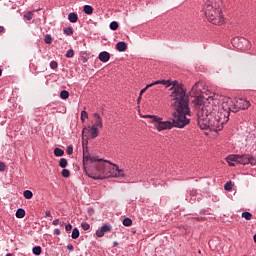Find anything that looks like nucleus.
I'll use <instances>...</instances> for the list:
<instances>
[{
  "instance_id": "nucleus-1",
  "label": "nucleus",
  "mask_w": 256,
  "mask_h": 256,
  "mask_svg": "<svg viewBox=\"0 0 256 256\" xmlns=\"http://www.w3.org/2000/svg\"><path fill=\"white\" fill-rule=\"evenodd\" d=\"M85 165H93L94 170L88 174L90 179L99 181L103 179H109V177H125V171L119 169V166L112 164L109 160L95 157L89 154V152H83V167Z\"/></svg>"
},
{
  "instance_id": "nucleus-2",
  "label": "nucleus",
  "mask_w": 256,
  "mask_h": 256,
  "mask_svg": "<svg viewBox=\"0 0 256 256\" xmlns=\"http://www.w3.org/2000/svg\"><path fill=\"white\" fill-rule=\"evenodd\" d=\"M188 115H191V108H186L184 104L182 107L181 102H176V106H174V112L172 113V121H163V118L157 115H146L144 118L149 119V122L154 124V127L157 129V131H165L173 129V127H176L177 129H183V127L189 125V123H191V119L187 117Z\"/></svg>"
},
{
  "instance_id": "nucleus-3",
  "label": "nucleus",
  "mask_w": 256,
  "mask_h": 256,
  "mask_svg": "<svg viewBox=\"0 0 256 256\" xmlns=\"http://www.w3.org/2000/svg\"><path fill=\"white\" fill-rule=\"evenodd\" d=\"M232 103V101H224L219 105L217 101H212L206 105V113H209L214 120L216 131H221L223 125L228 123L231 111L232 113H237V108H231Z\"/></svg>"
},
{
  "instance_id": "nucleus-4",
  "label": "nucleus",
  "mask_w": 256,
  "mask_h": 256,
  "mask_svg": "<svg viewBox=\"0 0 256 256\" xmlns=\"http://www.w3.org/2000/svg\"><path fill=\"white\" fill-rule=\"evenodd\" d=\"M221 7H223L222 0H207L203 6L204 15L212 25H223L225 23Z\"/></svg>"
},
{
  "instance_id": "nucleus-5",
  "label": "nucleus",
  "mask_w": 256,
  "mask_h": 256,
  "mask_svg": "<svg viewBox=\"0 0 256 256\" xmlns=\"http://www.w3.org/2000/svg\"><path fill=\"white\" fill-rule=\"evenodd\" d=\"M158 81H163V80H158ZM165 83H160L159 85H167V87H171L170 91L171 97L174 100L173 106H176L177 103L181 104V107H186V109H189V97L186 96L185 89H183V86L179 84V81L174 80H164ZM185 105V106H183Z\"/></svg>"
},
{
  "instance_id": "nucleus-6",
  "label": "nucleus",
  "mask_w": 256,
  "mask_h": 256,
  "mask_svg": "<svg viewBox=\"0 0 256 256\" xmlns=\"http://www.w3.org/2000/svg\"><path fill=\"white\" fill-rule=\"evenodd\" d=\"M197 122L200 129H211L212 131H217L215 126V120L209 112H207V106L200 105L197 112Z\"/></svg>"
},
{
  "instance_id": "nucleus-7",
  "label": "nucleus",
  "mask_w": 256,
  "mask_h": 256,
  "mask_svg": "<svg viewBox=\"0 0 256 256\" xmlns=\"http://www.w3.org/2000/svg\"><path fill=\"white\" fill-rule=\"evenodd\" d=\"M226 161L230 167H235V163L240 165H249V154H233L226 158ZM234 162V163H233Z\"/></svg>"
},
{
  "instance_id": "nucleus-8",
  "label": "nucleus",
  "mask_w": 256,
  "mask_h": 256,
  "mask_svg": "<svg viewBox=\"0 0 256 256\" xmlns=\"http://www.w3.org/2000/svg\"><path fill=\"white\" fill-rule=\"evenodd\" d=\"M231 43L233 47H235L236 49H239L240 51H247L251 49V43L249 42V40H247V38L234 37L231 40Z\"/></svg>"
},
{
  "instance_id": "nucleus-9",
  "label": "nucleus",
  "mask_w": 256,
  "mask_h": 256,
  "mask_svg": "<svg viewBox=\"0 0 256 256\" xmlns=\"http://www.w3.org/2000/svg\"><path fill=\"white\" fill-rule=\"evenodd\" d=\"M111 229H113V226L111 224L106 223L103 226H101L98 230H96V237H105V233L111 232Z\"/></svg>"
},
{
  "instance_id": "nucleus-10",
  "label": "nucleus",
  "mask_w": 256,
  "mask_h": 256,
  "mask_svg": "<svg viewBox=\"0 0 256 256\" xmlns=\"http://www.w3.org/2000/svg\"><path fill=\"white\" fill-rule=\"evenodd\" d=\"M94 119V124L92 127H97L98 129H103V118H101V115L99 113H94L93 114Z\"/></svg>"
},
{
  "instance_id": "nucleus-11",
  "label": "nucleus",
  "mask_w": 256,
  "mask_h": 256,
  "mask_svg": "<svg viewBox=\"0 0 256 256\" xmlns=\"http://www.w3.org/2000/svg\"><path fill=\"white\" fill-rule=\"evenodd\" d=\"M235 107H237V109H247L248 107H251V102L245 99H239Z\"/></svg>"
},
{
  "instance_id": "nucleus-12",
  "label": "nucleus",
  "mask_w": 256,
  "mask_h": 256,
  "mask_svg": "<svg viewBox=\"0 0 256 256\" xmlns=\"http://www.w3.org/2000/svg\"><path fill=\"white\" fill-rule=\"evenodd\" d=\"M91 139H97L99 137V128L96 126H88Z\"/></svg>"
},
{
  "instance_id": "nucleus-13",
  "label": "nucleus",
  "mask_w": 256,
  "mask_h": 256,
  "mask_svg": "<svg viewBox=\"0 0 256 256\" xmlns=\"http://www.w3.org/2000/svg\"><path fill=\"white\" fill-rule=\"evenodd\" d=\"M98 59L102 63H107V61H109V59H111V54H109V52H107V51L100 52Z\"/></svg>"
},
{
  "instance_id": "nucleus-14",
  "label": "nucleus",
  "mask_w": 256,
  "mask_h": 256,
  "mask_svg": "<svg viewBox=\"0 0 256 256\" xmlns=\"http://www.w3.org/2000/svg\"><path fill=\"white\" fill-rule=\"evenodd\" d=\"M116 49L120 53H123L124 51H127V43H125L124 41L118 42L116 44Z\"/></svg>"
},
{
  "instance_id": "nucleus-15",
  "label": "nucleus",
  "mask_w": 256,
  "mask_h": 256,
  "mask_svg": "<svg viewBox=\"0 0 256 256\" xmlns=\"http://www.w3.org/2000/svg\"><path fill=\"white\" fill-rule=\"evenodd\" d=\"M160 83H165V81H164V80H163V81L157 80V81H155V82H153V83H150V84L146 85L145 88H143L142 90H140L139 95L142 96L143 93H145V91H147V89H149L150 87H153V85H159Z\"/></svg>"
},
{
  "instance_id": "nucleus-16",
  "label": "nucleus",
  "mask_w": 256,
  "mask_h": 256,
  "mask_svg": "<svg viewBox=\"0 0 256 256\" xmlns=\"http://www.w3.org/2000/svg\"><path fill=\"white\" fill-rule=\"evenodd\" d=\"M68 21H70V23H77V21H79V16L77 13L71 12L68 14Z\"/></svg>"
},
{
  "instance_id": "nucleus-17",
  "label": "nucleus",
  "mask_w": 256,
  "mask_h": 256,
  "mask_svg": "<svg viewBox=\"0 0 256 256\" xmlns=\"http://www.w3.org/2000/svg\"><path fill=\"white\" fill-rule=\"evenodd\" d=\"M83 12L86 15H93V6H91V5H84Z\"/></svg>"
},
{
  "instance_id": "nucleus-18",
  "label": "nucleus",
  "mask_w": 256,
  "mask_h": 256,
  "mask_svg": "<svg viewBox=\"0 0 256 256\" xmlns=\"http://www.w3.org/2000/svg\"><path fill=\"white\" fill-rule=\"evenodd\" d=\"M16 217H17V219H23V217H25V209H23V208L17 209Z\"/></svg>"
},
{
  "instance_id": "nucleus-19",
  "label": "nucleus",
  "mask_w": 256,
  "mask_h": 256,
  "mask_svg": "<svg viewBox=\"0 0 256 256\" xmlns=\"http://www.w3.org/2000/svg\"><path fill=\"white\" fill-rule=\"evenodd\" d=\"M54 155L56 157H63L65 155V151H63V149H61V148H55Z\"/></svg>"
},
{
  "instance_id": "nucleus-20",
  "label": "nucleus",
  "mask_w": 256,
  "mask_h": 256,
  "mask_svg": "<svg viewBox=\"0 0 256 256\" xmlns=\"http://www.w3.org/2000/svg\"><path fill=\"white\" fill-rule=\"evenodd\" d=\"M43 248L41 246H35L32 248L33 255H41Z\"/></svg>"
},
{
  "instance_id": "nucleus-21",
  "label": "nucleus",
  "mask_w": 256,
  "mask_h": 256,
  "mask_svg": "<svg viewBox=\"0 0 256 256\" xmlns=\"http://www.w3.org/2000/svg\"><path fill=\"white\" fill-rule=\"evenodd\" d=\"M123 225H124V227H131V225H133V220H131V218H129V217L124 218Z\"/></svg>"
},
{
  "instance_id": "nucleus-22",
  "label": "nucleus",
  "mask_w": 256,
  "mask_h": 256,
  "mask_svg": "<svg viewBox=\"0 0 256 256\" xmlns=\"http://www.w3.org/2000/svg\"><path fill=\"white\" fill-rule=\"evenodd\" d=\"M64 35L71 37L73 35V27L69 26L63 29Z\"/></svg>"
},
{
  "instance_id": "nucleus-23",
  "label": "nucleus",
  "mask_w": 256,
  "mask_h": 256,
  "mask_svg": "<svg viewBox=\"0 0 256 256\" xmlns=\"http://www.w3.org/2000/svg\"><path fill=\"white\" fill-rule=\"evenodd\" d=\"M79 235H80L79 229L74 228L71 234L72 239H79Z\"/></svg>"
},
{
  "instance_id": "nucleus-24",
  "label": "nucleus",
  "mask_w": 256,
  "mask_h": 256,
  "mask_svg": "<svg viewBox=\"0 0 256 256\" xmlns=\"http://www.w3.org/2000/svg\"><path fill=\"white\" fill-rule=\"evenodd\" d=\"M23 195L25 199H33V192L31 190H25Z\"/></svg>"
},
{
  "instance_id": "nucleus-25",
  "label": "nucleus",
  "mask_w": 256,
  "mask_h": 256,
  "mask_svg": "<svg viewBox=\"0 0 256 256\" xmlns=\"http://www.w3.org/2000/svg\"><path fill=\"white\" fill-rule=\"evenodd\" d=\"M110 29H111V31H117V29H119V23L117 21L111 22Z\"/></svg>"
},
{
  "instance_id": "nucleus-26",
  "label": "nucleus",
  "mask_w": 256,
  "mask_h": 256,
  "mask_svg": "<svg viewBox=\"0 0 256 256\" xmlns=\"http://www.w3.org/2000/svg\"><path fill=\"white\" fill-rule=\"evenodd\" d=\"M65 57H67V59H72V57H75V51L73 49H69L66 52Z\"/></svg>"
},
{
  "instance_id": "nucleus-27",
  "label": "nucleus",
  "mask_w": 256,
  "mask_h": 256,
  "mask_svg": "<svg viewBox=\"0 0 256 256\" xmlns=\"http://www.w3.org/2000/svg\"><path fill=\"white\" fill-rule=\"evenodd\" d=\"M89 118V113H87V111L85 110H82L81 111V121L82 123H85V119H88Z\"/></svg>"
},
{
  "instance_id": "nucleus-28",
  "label": "nucleus",
  "mask_w": 256,
  "mask_h": 256,
  "mask_svg": "<svg viewBox=\"0 0 256 256\" xmlns=\"http://www.w3.org/2000/svg\"><path fill=\"white\" fill-rule=\"evenodd\" d=\"M60 98H61V99H69V91H67V90H62V91L60 92Z\"/></svg>"
},
{
  "instance_id": "nucleus-29",
  "label": "nucleus",
  "mask_w": 256,
  "mask_h": 256,
  "mask_svg": "<svg viewBox=\"0 0 256 256\" xmlns=\"http://www.w3.org/2000/svg\"><path fill=\"white\" fill-rule=\"evenodd\" d=\"M61 175L64 177V179H68V177H71V172L67 169H63Z\"/></svg>"
},
{
  "instance_id": "nucleus-30",
  "label": "nucleus",
  "mask_w": 256,
  "mask_h": 256,
  "mask_svg": "<svg viewBox=\"0 0 256 256\" xmlns=\"http://www.w3.org/2000/svg\"><path fill=\"white\" fill-rule=\"evenodd\" d=\"M242 217L246 219V221H251V217H253V214H251V212H243Z\"/></svg>"
},
{
  "instance_id": "nucleus-31",
  "label": "nucleus",
  "mask_w": 256,
  "mask_h": 256,
  "mask_svg": "<svg viewBox=\"0 0 256 256\" xmlns=\"http://www.w3.org/2000/svg\"><path fill=\"white\" fill-rule=\"evenodd\" d=\"M44 41L47 45H51L53 43V37L51 35L47 34L44 38Z\"/></svg>"
},
{
  "instance_id": "nucleus-32",
  "label": "nucleus",
  "mask_w": 256,
  "mask_h": 256,
  "mask_svg": "<svg viewBox=\"0 0 256 256\" xmlns=\"http://www.w3.org/2000/svg\"><path fill=\"white\" fill-rule=\"evenodd\" d=\"M59 167H61V169H65V167H67V159L61 158L59 161Z\"/></svg>"
},
{
  "instance_id": "nucleus-33",
  "label": "nucleus",
  "mask_w": 256,
  "mask_h": 256,
  "mask_svg": "<svg viewBox=\"0 0 256 256\" xmlns=\"http://www.w3.org/2000/svg\"><path fill=\"white\" fill-rule=\"evenodd\" d=\"M256 165V158L248 154V165Z\"/></svg>"
},
{
  "instance_id": "nucleus-34",
  "label": "nucleus",
  "mask_w": 256,
  "mask_h": 256,
  "mask_svg": "<svg viewBox=\"0 0 256 256\" xmlns=\"http://www.w3.org/2000/svg\"><path fill=\"white\" fill-rule=\"evenodd\" d=\"M81 227L84 231H89V229H91V225L87 222H82Z\"/></svg>"
},
{
  "instance_id": "nucleus-35",
  "label": "nucleus",
  "mask_w": 256,
  "mask_h": 256,
  "mask_svg": "<svg viewBox=\"0 0 256 256\" xmlns=\"http://www.w3.org/2000/svg\"><path fill=\"white\" fill-rule=\"evenodd\" d=\"M25 19L27 21H31V19H33V12H27L25 15H24Z\"/></svg>"
},
{
  "instance_id": "nucleus-36",
  "label": "nucleus",
  "mask_w": 256,
  "mask_h": 256,
  "mask_svg": "<svg viewBox=\"0 0 256 256\" xmlns=\"http://www.w3.org/2000/svg\"><path fill=\"white\" fill-rule=\"evenodd\" d=\"M57 67H59V64L57 63V61L53 60L50 62L51 69H57Z\"/></svg>"
},
{
  "instance_id": "nucleus-37",
  "label": "nucleus",
  "mask_w": 256,
  "mask_h": 256,
  "mask_svg": "<svg viewBox=\"0 0 256 256\" xmlns=\"http://www.w3.org/2000/svg\"><path fill=\"white\" fill-rule=\"evenodd\" d=\"M224 189H225V191H231V189H233L231 182H227L224 186Z\"/></svg>"
},
{
  "instance_id": "nucleus-38",
  "label": "nucleus",
  "mask_w": 256,
  "mask_h": 256,
  "mask_svg": "<svg viewBox=\"0 0 256 256\" xmlns=\"http://www.w3.org/2000/svg\"><path fill=\"white\" fill-rule=\"evenodd\" d=\"M66 153H68V155H73V146L71 145L67 146Z\"/></svg>"
},
{
  "instance_id": "nucleus-39",
  "label": "nucleus",
  "mask_w": 256,
  "mask_h": 256,
  "mask_svg": "<svg viewBox=\"0 0 256 256\" xmlns=\"http://www.w3.org/2000/svg\"><path fill=\"white\" fill-rule=\"evenodd\" d=\"M7 168V165H5V162H0V171L3 172Z\"/></svg>"
},
{
  "instance_id": "nucleus-40",
  "label": "nucleus",
  "mask_w": 256,
  "mask_h": 256,
  "mask_svg": "<svg viewBox=\"0 0 256 256\" xmlns=\"http://www.w3.org/2000/svg\"><path fill=\"white\" fill-rule=\"evenodd\" d=\"M67 249L68 251H74L75 247L73 246V244H68Z\"/></svg>"
},
{
  "instance_id": "nucleus-41",
  "label": "nucleus",
  "mask_w": 256,
  "mask_h": 256,
  "mask_svg": "<svg viewBox=\"0 0 256 256\" xmlns=\"http://www.w3.org/2000/svg\"><path fill=\"white\" fill-rule=\"evenodd\" d=\"M54 235H61V230L59 228H55Z\"/></svg>"
},
{
  "instance_id": "nucleus-42",
  "label": "nucleus",
  "mask_w": 256,
  "mask_h": 256,
  "mask_svg": "<svg viewBox=\"0 0 256 256\" xmlns=\"http://www.w3.org/2000/svg\"><path fill=\"white\" fill-rule=\"evenodd\" d=\"M65 229H66V231H71V229H73V226L71 224H67L65 226Z\"/></svg>"
},
{
  "instance_id": "nucleus-43",
  "label": "nucleus",
  "mask_w": 256,
  "mask_h": 256,
  "mask_svg": "<svg viewBox=\"0 0 256 256\" xmlns=\"http://www.w3.org/2000/svg\"><path fill=\"white\" fill-rule=\"evenodd\" d=\"M59 223H60L59 219H55V220L52 222V225L57 226V225H59Z\"/></svg>"
},
{
  "instance_id": "nucleus-44",
  "label": "nucleus",
  "mask_w": 256,
  "mask_h": 256,
  "mask_svg": "<svg viewBox=\"0 0 256 256\" xmlns=\"http://www.w3.org/2000/svg\"><path fill=\"white\" fill-rule=\"evenodd\" d=\"M45 215H46V217H51V211H46Z\"/></svg>"
},
{
  "instance_id": "nucleus-45",
  "label": "nucleus",
  "mask_w": 256,
  "mask_h": 256,
  "mask_svg": "<svg viewBox=\"0 0 256 256\" xmlns=\"http://www.w3.org/2000/svg\"><path fill=\"white\" fill-rule=\"evenodd\" d=\"M5 32V27L0 26V33H4Z\"/></svg>"
},
{
  "instance_id": "nucleus-46",
  "label": "nucleus",
  "mask_w": 256,
  "mask_h": 256,
  "mask_svg": "<svg viewBox=\"0 0 256 256\" xmlns=\"http://www.w3.org/2000/svg\"><path fill=\"white\" fill-rule=\"evenodd\" d=\"M117 245H119V242L114 241V242H113V247H117Z\"/></svg>"
},
{
  "instance_id": "nucleus-47",
  "label": "nucleus",
  "mask_w": 256,
  "mask_h": 256,
  "mask_svg": "<svg viewBox=\"0 0 256 256\" xmlns=\"http://www.w3.org/2000/svg\"><path fill=\"white\" fill-rule=\"evenodd\" d=\"M3 75V70L0 68V77Z\"/></svg>"
},
{
  "instance_id": "nucleus-48",
  "label": "nucleus",
  "mask_w": 256,
  "mask_h": 256,
  "mask_svg": "<svg viewBox=\"0 0 256 256\" xmlns=\"http://www.w3.org/2000/svg\"><path fill=\"white\" fill-rule=\"evenodd\" d=\"M59 225H61V227H63V225H65L64 222H60Z\"/></svg>"
},
{
  "instance_id": "nucleus-49",
  "label": "nucleus",
  "mask_w": 256,
  "mask_h": 256,
  "mask_svg": "<svg viewBox=\"0 0 256 256\" xmlns=\"http://www.w3.org/2000/svg\"><path fill=\"white\" fill-rule=\"evenodd\" d=\"M253 239H254V243H256V234L254 235Z\"/></svg>"
},
{
  "instance_id": "nucleus-50",
  "label": "nucleus",
  "mask_w": 256,
  "mask_h": 256,
  "mask_svg": "<svg viewBox=\"0 0 256 256\" xmlns=\"http://www.w3.org/2000/svg\"><path fill=\"white\" fill-rule=\"evenodd\" d=\"M6 256H13V254H11V253H7V254H6Z\"/></svg>"
},
{
  "instance_id": "nucleus-51",
  "label": "nucleus",
  "mask_w": 256,
  "mask_h": 256,
  "mask_svg": "<svg viewBox=\"0 0 256 256\" xmlns=\"http://www.w3.org/2000/svg\"><path fill=\"white\" fill-rule=\"evenodd\" d=\"M89 213H93V209H90V210H89Z\"/></svg>"
},
{
  "instance_id": "nucleus-52",
  "label": "nucleus",
  "mask_w": 256,
  "mask_h": 256,
  "mask_svg": "<svg viewBox=\"0 0 256 256\" xmlns=\"http://www.w3.org/2000/svg\"><path fill=\"white\" fill-rule=\"evenodd\" d=\"M141 99V96H140V94H139V97H138V101Z\"/></svg>"
}]
</instances>
